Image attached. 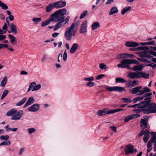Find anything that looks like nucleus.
Here are the masks:
<instances>
[{
  "label": "nucleus",
  "mask_w": 156,
  "mask_h": 156,
  "mask_svg": "<svg viewBox=\"0 0 156 156\" xmlns=\"http://www.w3.org/2000/svg\"><path fill=\"white\" fill-rule=\"evenodd\" d=\"M23 114L22 110L17 111V110L15 108L10 110V116H12L11 118L12 120H19L22 118Z\"/></svg>",
  "instance_id": "nucleus-6"
},
{
  "label": "nucleus",
  "mask_w": 156,
  "mask_h": 156,
  "mask_svg": "<svg viewBox=\"0 0 156 156\" xmlns=\"http://www.w3.org/2000/svg\"><path fill=\"white\" fill-rule=\"evenodd\" d=\"M51 21H52V20L51 19V18L50 17V19H49L45 21L42 22L41 23V26L43 27H45L49 24Z\"/></svg>",
  "instance_id": "nucleus-35"
},
{
  "label": "nucleus",
  "mask_w": 156,
  "mask_h": 156,
  "mask_svg": "<svg viewBox=\"0 0 156 156\" xmlns=\"http://www.w3.org/2000/svg\"><path fill=\"white\" fill-rule=\"evenodd\" d=\"M140 72H131L129 73L128 76L133 79H138L140 78Z\"/></svg>",
  "instance_id": "nucleus-16"
},
{
  "label": "nucleus",
  "mask_w": 156,
  "mask_h": 156,
  "mask_svg": "<svg viewBox=\"0 0 156 156\" xmlns=\"http://www.w3.org/2000/svg\"><path fill=\"white\" fill-rule=\"evenodd\" d=\"M41 18H34L32 20V21L34 24H37L39 23L41 21Z\"/></svg>",
  "instance_id": "nucleus-36"
},
{
  "label": "nucleus",
  "mask_w": 156,
  "mask_h": 156,
  "mask_svg": "<svg viewBox=\"0 0 156 156\" xmlns=\"http://www.w3.org/2000/svg\"><path fill=\"white\" fill-rule=\"evenodd\" d=\"M41 88V84H38L37 85H36L34 88L32 90V91H37L39 90Z\"/></svg>",
  "instance_id": "nucleus-45"
},
{
  "label": "nucleus",
  "mask_w": 156,
  "mask_h": 156,
  "mask_svg": "<svg viewBox=\"0 0 156 156\" xmlns=\"http://www.w3.org/2000/svg\"><path fill=\"white\" fill-rule=\"evenodd\" d=\"M40 105L38 104H34L30 107L28 109V110L30 112H36L38 111L40 108Z\"/></svg>",
  "instance_id": "nucleus-15"
},
{
  "label": "nucleus",
  "mask_w": 156,
  "mask_h": 156,
  "mask_svg": "<svg viewBox=\"0 0 156 156\" xmlns=\"http://www.w3.org/2000/svg\"><path fill=\"white\" fill-rule=\"evenodd\" d=\"M118 12V10L117 8L115 6H114L111 9L109 12V15H111L114 13H117Z\"/></svg>",
  "instance_id": "nucleus-30"
},
{
  "label": "nucleus",
  "mask_w": 156,
  "mask_h": 156,
  "mask_svg": "<svg viewBox=\"0 0 156 156\" xmlns=\"http://www.w3.org/2000/svg\"><path fill=\"white\" fill-rule=\"evenodd\" d=\"M9 91L8 90H4L2 95L1 99H3L7 95Z\"/></svg>",
  "instance_id": "nucleus-46"
},
{
  "label": "nucleus",
  "mask_w": 156,
  "mask_h": 156,
  "mask_svg": "<svg viewBox=\"0 0 156 156\" xmlns=\"http://www.w3.org/2000/svg\"><path fill=\"white\" fill-rule=\"evenodd\" d=\"M0 7L4 10H6L8 9V6L0 0Z\"/></svg>",
  "instance_id": "nucleus-38"
},
{
  "label": "nucleus",
  "mask_w": 156,
  "mask_h": 156,
  "mask_svg": "<svg viewBox=\"0 0 156 156\" xmlns=\"http://www.w3.org/2000/svg\"><path fill=\"white\" fill-rule=\"evenodd\" d=\"M106 89L108 91H115L120 92H122L125 90L123 87H121L115 86V87H109L107 86L106 87Z\"/></svg>",
  "instance_id": "nucleus-12"
},
{
  "label": "nucleus",
  "mask_w": 156,
  "mask_h": 156,
  "mask_svg": "<svg viewBox=\"0 0 156 156\" xmlns=\"http://www.w3.org/2000/svg\"><path fill=\"white\" fill-rule=\"evenodd\" d=\"M122 101L125 103H129L131 102L132 101L129 98H122Z\"/></svg>",
  "instance_id": "nucleus-47"
},
{
  "label": "nucleus",
  "mask_w": 156,
  "mask_h": 156,
  "mask_svg": "<svg viewBox=\"0 0 156 156\" xmlns=\"http://www.w3.org/2000/svg\"><path fill=\"white\" fill-rule=\"evenodd\" d=\"M125 154L128 155L129 154H133L137 152V150L134 148V146L131 144H128L125 147L124 150Z\"/></svg>",
  "instance_id": "nucleus-8"
},
{
  "label": "nucleus",
  "mask_w": 156,
  "mask_h": 156,
  "mask_svg": "<svg viewBox=\"0 0 156 156\" xmlns=\"http://www.w3.org/2000/svg\"><path fill=\"white\" fill-rule=\"evenodd\" d=\"M110 128L112 130L114 131L115 132H116V127L115 126H110Z\"/></svg>",
  "instance_id": "nucleus-63"
},
{
  "label": "nucleus",
  "mask_w": 156,
  "mask_h": 156,
  "mask_svg": "<svg viewBox=\"0 0 156 156\" xmlns=\"http://www.w3.org/2000/svg\"><path fill=\"white\" fill-rule=\"evenodd\" d=\"M87 20H84L80 26L79 31L80 34H84L87 32Z\"/></svg>",
  "instance_id": "nucleus-13"
},
{
  "label": "nucleus",
  "mask_w": 156,
  "mask_h": 156,
  "mask_svg": "<svg viewBox=\"0 0 156 156\" xmlns=\"http://www.w3.org/2000/svg\"><path fill=\"white\" fill-rule=\"evenodd\" d=\"M78 22H77L76 23H72L69 27L66 28L64 33V36L67 41H70L74 38L77 30L76 27L77 26Z\"/></svg>",
  "instance_id": "nucleus-1"
},
{
  "label": "nucleus",
  "mask_w": 156,
  "mask_h": 156,
  "mask_svg": "<svg viewBox=\"0 0 156 156\" xmlns=\"http://www.w3.org/2000/svg\"><path fill=\"white\" fill-rule=\"evenodd\" d=\"M155 43L154 41H151L147 42L141 43L140 44L143 46H144L145 45H154L155 44Z\"/></svg>",
  "instance_id": "nucleus-40"
},
{
  "label": "nucleus",
  "mask_w": 156,
  "mask_h": 156,
  "mask_svg": "<svg viewBox=\"0 0 156 156\" xmlns=\"http://www.w3.org/2000/svg\"><path fill=\"white\" fill-rule=\"evenodd\" d=\"M139 62L136 60L133 59L124 58L121 62V63L118 65L119 68H126L129 69L131 68L129 65L132 64H135L136 65L138 64Z\"/></svg>",
  "instance_id": "nucleus-5"
},
{
  "label": "nucleus",
  "mask_w": 156,
  "mask_h": 156,
  "mask_svg": "<svg viewBox=\"0 0 156 156\" xmlns=\"http://www.w3.org/2000/svg\"><path fill=\"white\" fill-rule=\"evenodd\" d=\"M28 133L30 134H31V133H34L35 132L36 129L34 128H31L28 129Z\"/></svg>",
  "instance_id": "nucleus-50"
},
{
  "label": "nucleus",
  "mask_w": 156,
  "mask_h": 156,
  "mask_svg": "<svg viewBox=\"0 0 156 156\" xmlns=\"http://www.w3.org/2000/svg\"><path fill=\"white\" fill-rule=\"evenodd\" d=\"M67 10L65 8L58 10L51 15V18L52 21L56 23L60 20H63L64 19V15L66 14Z\"/></svg>",
  "instance_id": "nucleus-2"
},
{
  "label": "nucleus",
  "mask_w": 156,
  "mask_h": 156,
  "mask_svg": "<svg viewBox=\"0 0 156 156\" xmlns=\"http://www.w3.org/2000/svg\"><path fill=\"white\" fill-rule=\"evenodd\" d=\"M24 150H25V148H24V147H23V148H21L20 150V152H19V154L20 155H21L22 153H23V152L24 151Z\"/></svg>",
  "instance_id": "nucleus-62"
},
{
  "label": "nucleus",
  "mask_w": 156,
  "mask_h": 156,
  "mask_svg": "<svg viewBox=\"0 0 156 156\" xmlns=\"http://www.w3.org/2000/svg\"><path fill=\"white\" fill-rule=\"evenodd\" d=\"M126 82V80L124 78H116V83H123Z\"/></svg>",
  "instance_id": "nucleus-41"
},
{
  "label": "nucleus",
  "mask_w": 156,
  "mask_h": 156,
  "mask_svg": "<svg viewBox=\"0 0 156 156\" xmlns=\"http://www.w3.org/2000/svg\"><path fill=\"white\" fill-rule=\"evenodd\" d=\"M67 58V54L66 52V50H65L64 52L63 56V59L64 61H66Z\"/></svg>",
  "instance_id": "nucleus-49"
},
{
  "label": "nucleus",
  "mask_w": 156,
  "mask_h": 156,
  "mask_svg": "<svg viewBox=\"0 0 156 156\" xmlns=\"http://www.w3.org/2000/svg\"><path fill=\"white\" fill-rule=\"evenodd\" d=\"M135 57V55H133L127 53H122L118 55L117 58L118 59H120L126 58H134Z\"/></svg>",
  "instance_id": "nucleus-17"
},
{
  "label": "nucleus",
  "mask_w": 156,
  "mask_h": 156,
  "mask_svg": "<svg viewBox=\"0 0 156 156\" xmlns=\"http://www.w3.org/2000/svg\"><path fill=\"white\" fill-rule=\"evenodd\" d=\"M83 80L84 81L90 82L94 80V77L93 76H91L90 77H86L83 79Z\"/></svg>",
  "instance_id": "nucleus-44"
},
{
  "label": "nucleus",
  "mask_w": 156,
  "mask_h": 156,
  "mask_svg": "<svg viewBox=\"0 0 156 156\" xmlns=\"http://www.w3.org/2000/svg\"><path fill=\"white\" fill-rule=\"evenodd\" d=\"M86 85L87 86L89 87H92L95 85V83L94 82L91 81L90 82H88L87 83Z\"/></svg>",
  "instance_id": "nucleus-51"
},
{
  "label": "nucleus",
  "mask_w": 156,
  "mask_h": 156,
  "mask_svg": "<svg viewBox=\"0 0 156 156\" xmlns=\"http://www.w3.org/2000/svg\"><path fill=\"white\" fill-rule=\"evenodd\" d=\"M110 112L109 111H106V109H104V110H100L98 111L97 114L98 116H102L105 115L107 114H110L109 112Z\"/></svg>",
  "instance_id": "nucleus-24"
},
{
  "label": "nucleus",
  "mask_w": 156,
  "mask_h": 156,
  "mask_svg": "<svg viewBox=\"0 0 156 156\" xmlns=\"http://www.w3.org/2000/svg\"><path fill=\"white\" fill-rule=\"evenodd\" d=\"M149 134L152 136H156V132H151V133L147 129H143L139 133V135L140 136H149Z\"/></svg>",
  "instance_id": "nucleus-10"
},
{
  "label": "nucleus",
  "mask_w": 156,
  "mask_h": 156,
  "mask_svg": "<svg viewBox=\"0 0 156 156\" xmlns=\"http://www.w3.org/2000/svg\"><path fill=\"white\" fill-rule=\"evenodd\" d=\"M119 110L120 108H119L117 109H114L113 110L110 111V112H109V113H110V114H113L115 112H118L120 111Z\"/></svg>",
  "instance_id": "nucleus-52"
},
{
  "label": "nucleus",
  "mask_w": 156,
  "mask_h": 156,
  "mask_svg": "<svg viewBox=\"0 0 156 156\" xmlns=\"http://www.w3.org/2000/svg\"><path fill=\"white\" fill-rule=\"evenodd\" d=\"M141 104H140L139 103L138 104H134L133 105H129L128 106V108H137L138 109L133 110V111H135L136 113H140V112H138V111H140L139 110H140L141 107V106H142Z\"/></svg>",
  "instance_id": "nucleus-20"
},
{
  "label": "nucleus",
  "mask_w": 156,
  "mask_h": 156,
  "mask_svg": "<svg viewBox=\"0 0 156 156\" xmlns=\"http://www.w3.org/2000/svg\"><path fill=\"white\" fill-rule=\"evenodd\" d=\"M155 138L156 137H151V139L149 141L147 145L148 148H151V147L152 144L155 140Z\"/></svg>",
  "instance_id": "nucleus-31"
},
{
  "label": "nucleus",
  "mask_w": 156,
  "mask_h": 156,
  "mask_svg": "<svg viewBox=\"0 0 156 156\" xmlns=\"http://www.w3.org/2000/svg\"><path fill=\"white\" fill-rule=\"evenodd\" d=\"M79 45L78 44L75 43L73 44L70 50V52L71 54L73 53L78 49Z\"/></svg>",
  "instance_id": "nucleus-23"
},
{
  "label": "nucleus",
  "mask_w": 156,
  "mask_h": 156,
  "mask_svg": "<svg viewBox=\"0 0 156 156\" xmlns=\"http://www.w3.org/2000/svg\"><path fill=\"white\" fill-rule=\"evenodd\" d=\"M132 101L133 103H136L138 101H140L138 97L134 98Z\"/></svg>",
  "instance_id": "nucleus-56"
},
{
  "label": "nucleus",
  "mask_w": 156,
  "mask_h": 156,
  "mask_svg": "<svg viewBox=\"0 0 156 156\" xmlns=\"http://www.w3.org/2000/svg\"><path fill=\"white\" fill-rule=\"evenodd\" d=\"M152 95L151 93H147L144 94L142 96L138 97L140 101L142 100L144 98V101H142L139 103L142 105H144L146 104H147L149 102H151V95Z\"/></svg>",
  "instance_id": "nucleus-7"
},
{
  "label": "nucleus",
  "mask_w": 156,
  "mask_h": 156,
  "mask_svg": "<svg viewBox=\"0 0 156 156\" xmlns=\"http://www.w3.org/2000/svg\"><path fill=\"white\" fill-rule=\"evenodd\" d=\"M70 17L68 16L63 20H60L55 25L54 30L56 31L59 28L63 26L69 20Z\"/></svg>",
  "instance_id": "nucleus-9"
},
{
  "label": "nucleus",
  "mask_w": 156,
  "mask_h": 156,
  "mask_svg": "<svg viewBox=\"0 0 156 156\" xmlns=\"http://www.w3.org/2000/svg\"><path fill=\"white\" fill-rule=\"evenodd\" d=\"M138 81L134 80L133 81L128 82L126 84L127 87L129 88H132L135 86L137 85Z\"/></svg>",
  "instance_id": "nucleus-22"
},
{
  "label": "nucleus",
  "mask_w": 156,
  "mask_h": 156,
  "mask_svg": "<svg viewBox=\"0 0 156 156\" xmlns=\"http://www.w3.org/2000/svg\"><path fill=\"white\" fill-rule=\"evenodd\" d=\"M17 40L16 38L10 34V43L13 45H15L17 44Z\"/></svg>",
  "instance_id": "nucleus-32"
},
{
  "label": "nucleus",
  "mask_w": 156,
  "mask_h": 156,
  "mask_svg": "<svg viewBox=\"0 0 156 156\" xmlns=\"http://www.w3.org/2000/svg\"><path fill=\"white\" fill-rule=\"evenodd\" d=\"M148 48L146 46L144 47H143L142 46H140L135 48H130V49L131 51H137L139 50H144L145 49L148 50Z\"/></svg>",
  "instance_id": "nucleus-28"
},
{
  "label": "nucleus",
  "mask_w": 156,
  "mask_h": 156,
  "mask_svg": "<svg viewBox=\"0 0 156 156\" xmlns=\"http://www.w3.org/2000/svg\"><path fill=\"white\" fill-rule=\"evenodd\" d=\"M34 102L35 99L33 97H30L28 98L27 101L26 103L23 106V108H25L27 107L28 106L34 103Z\"/></svg>",
  "instance_id": "nucleus-21"
},
{
  "label": "nucleus",
  "mask_w": 156,
  "mask_h": 156,
  "mask_svg": "<svg viewBox=\"0 0 156 156\" xmlns=\"http://www.w3.org/2000/svg\"><path fill=\"white\" fill-rule=\"evenodd\" d=\"M131 9V7L130 6H128L125 7L121 11V14L123 15L128 11H130Z\"/></svg>",
  "instance_id": "nucleus-33"
},
{
  "label": "nucleus",
  "mask_w": 156,
  "mask_h": 156,
  "mask_svg": "<svg viewBox=\"0 0 156 156\" xmlns=\"http://www.w3.org/2000/svg\"><path fill=\"white\" fill-rule=\"evenodd\" d=\"M141 108L137 112H142L143 113L148 114L150 113H155L156 112V104L154 103L149 102L147 104L141 106Z\"/></svg>",
  "instance_id": "nucleus-3"
},
{
  "label": "nucleus",
  "mask_w": 156,
  "mask_h": 156,
  "mask_svg": "<svg viewBox=\"0 0 156 156\" xmlns=\"http://www.w3.org/2000/svg\"><path fill=\"white\" fill-rule=\"evenodd\" d=\"M99 67L100 69H106V67L105 64L104 63H101L100 64Z\"/></svg>",
  "instance_id": "nucleus-53"
},
{
  "label": "nucleus",
  "mask_w": 156,
  "mask_h": 156,
  "mask_svg": "<svg viewBox=\"0 0 156 156\" xmlns=\"http://www.w3.org/2000/svg\"><path fill=\"white\" fill-rule=\"evenodd\" d=\"M54 5L55 8L56 9H59L62 8L65 6L66 5V2L65 1H63L62 0H60L59 1L53 3Z\"/></svg>",
  "instance_id": "nucleus-14"
},
{
  "label": "nucleus",
  "mask_w": 156,
  "mask_h": 156,
  "mask_svg": "<svg viewBox=\"0 0 156 156\" xmlns=\"http://www.w3.org/2000/svg\"><path fill=\"white\" fill-rule=\"evenodd\" d=\"M7 14L9 15L8 17L6 18V21L7 23H5L4 26L2 27L3 31H5L6 32L7 30L8 26L9 25L10 20V11H7Z\"/></svg>",
  "instance_id": "nucleus-19"
},
{
  "label": "nucleus",
  "mask_w": 156,
  "mask_h": 156,
  "mask_svg": "<svg viewBox=\"0 0 156 156\" xmlns=\"http://www.w3.org/2000/svg\"><path fill=\"white\" fill-rule=\"evenodd\" d=\"M6 38V36L4 35H0V41L4 40Z\"/></svg>",
  "instance_id": "nucleus-57"
},
{
  "label": "nucleus",
  "mask_w": 156,
  "mask_h": 156,
  "mask_svg": "<svg viewBox=\"0 0 156 156\" xmlns=\"http://www.w3.org/2000/svg\"><path fill=\"white\" fill-rule=\"evenodd\" d=\"M55 7L53 3H51L46 7V11L47 12H50Z\"/></svg>",
  "instance_id": "nucleus-29"
},
{
  "label": "nucleus",
  "mask_w": 156,
  "mask_h": 156,
  "mask_svg": "<svg viewBox=\"0 0 156 156\" xmlns=\"http://www.w3.org/2000/svg\"><path fill=\"white\" fill-rule=\"evenodd\" d=\"M149 137H144L143 140L145 143H146L147 142L149 139Z\"/></svg>",
  "instance_id": "nucleus-61"
},
{
  "label": "nucleus",
  "mask_w": 156,
  "mask_h": 156,
  "mask_svg": "<svg viewBox=\"0 0 156 156\" xmlns=\"http://www.w3.org/2000/svg\"><path fill=\"white\" fill-rule=\"evenodd\" d=\"M87 11L86 10L84 11L81 14L80 16V19H82L87 14Z\"/></svg>",
  "instance_id": "nucleus-48"
},
{
  "label": "nucleus",
  "mask_w": 156,
  "mask_h": 156,
  "mask_svg": "<svg viewBox=\"0 0 156 156\" xmlns=\"http://www.w3.org/2000/svg\"><path fill=\"white\" fill-rule=\"evenodd\" d=\"M65 46L67 49L69 50L70 49L69 44L68 43H66L65 44Z\"/></svg>",
  "instance_id": "nucleus-64"
},
{
  "label": "nucleus",
  "mask_w": 156,
  "mask_h": 156,
  "mask_svg": "<svg viewBox=\"0 0 156 156\" xmlns=\"http://www.w3.org/2000/svg\"><path fill=\"white\" fill-rule=\"evenodd\" d=\"M136 65L133 67H131V68H129V69L136 72H141L144 66L143 65Z\"/></svg>",
  "instance_id": "nucleus-18"
},
{
  "label": "nucleus",
  "mask_w": 156,
  "mask_h": 156,
  "mask_svg": "<svg viewBox=\"0 0 156 156\" xmlns=\"http://www.w3.org/2000/svg\"><path fill=\"white\" fill-rule=\"evenodd\" d=\"M59 33H58L56 32H55L54 33H53L52 34V36L53 37H56L58 36V35L59 34Z\"/></svg>",
  "instance_id": "nucleus-60"
},
{
  "label": "nucleus",
  "mask_w": 156,
  "mask_h": 156,
  "mask_svg": "<svg viewBox=\"0 0 156 156\" xmlns=\"http://www.w3.org/2000/svg\"><path fill=\"white\" fill-rule=\"evenodd\" d=\"M10 33H12L14 34L17 33L16 26L13 23H10Z\"/></svg>",
  "instance_id": "nucleus-25"
},
{
  "label": "nucleus",
  "mask_w": 156,
  "mask_h": 156,
  "mask_svg": "<svg viewBox=\"0 0 156 156\" xmlns=\"http://www.w3.org/2000/svg\"><path fill=\"white\" fill-rule=\"evenodd\" d=\"M7 80V77H5L4 78V79H3V80L2 81L1 83L0 86L3 87H4L6 85Z\"/></svg>",
  "instance_id": "nucleus-43"
},
{
  "label": "nucleus",
  "mask_w": 156,
  "mask_h": 156,
  "mask_svg": "<svg viewBox=\"0 0 156 156\" xmlns=\"http://www.w3.org/2000/svg\"><path fill=\"white\" fill-rule=\"evenodd\" d=\"M142 88L141 86L136 87L129 89V90L133 94H137V95L139 96L142 95L145 93L150 91V90L147 87L143 88L141 90Z\"/></svg>",
  "instance_id": "nucleus-4"
},
{
  "label": "nucleus",
  "mask_w": 156,
  "mask_h": 156,
  "mask_svg": "<svg viewBox=\"0 0 156 156\" xmlns=\"http://www.w3.org/2000/svg\"><path fill=\"white\" fill-rule=\"evenodd\" d=\"M143 118L141 119L140 126L143 129L148 128L147 122L149 120V117L148 116H143Z\"/></svg>",
  "instance_id": "nucleus-11"
},
{
  "label": "nucleus",
  "mask_w": 156,
  "mask_h": 156,
  "mask_svg": "<svg viewBox=\"0 0 156 156\" xmlns=\"http://www.w3.org/2000/svg\"><path fill=\"white\" fill-rule=\"evenodd\" d=\"M147 66H151V67H152V68H153V69L156 68V64L152 63L151 64H147Z\"/></svg>",
  "instance_id": "nucleus-55"
},
{
  "label": "nucleus",
  "mask_w": 156,
  "mask_h": 156,
  "mask_svg": "<svg viewBox=\"0 0 156 156\" xmlns=\"http://www.w3.org/2000/svg\"><path fill=\"white\" fill-rule=\"evenodd\" d=\"M100 26V24L99 22L96 21L92 24L91 27L93 30H94L99 28Z\"/></svg>",
  "instance_id": "nucleus-27"
},
{
  "label": "nucleus",
  "mask_w": 156,
  "mask_h": 156,
  "mask_svg": "<svg viewBox=\"0 0 156 156\" xmlns=\"http://www.w3.org/2000/svg\"><path fill=\"white\" fill-rule=\"evenodd\" d=\"M28 73L27 72L24 70L22 71L20 73V74L22 75H27L28 74Z\"/></svg>",
  "instance_id": "nucleus-58"
},
{
  "label": "nucleus",
  "mask_w": 156,
  "mask_h": 156,
  "mask_svg": "<svg viewBox=\"0 0 156 156\" xmlns=\"http://www.w3.org/2000/svg\"><path fill=\"white\" fill-rule=\"evenodd\" d=\"M140 44L136 42H127L126 44V45L127 47H135L137 46Z\"/></svg>",
  "instance_id": "nucleus-26"
},
{
  "label": "nucleus",
  "mask_w": 156,
  "mask_h": 156,
  "mask_svg": "<svg viewBox=\"0 0 156 156\" xmlns=\"http://www.w3.org/2000/svg\"><path fill=\"white\" fill-rule=\"evenodd\" d=\"M134 118V115H129L127 116L124 119V121L125 122H127L130 120L133 119Z\"/></svg>",
  "instance_id": "nucleus-37"
},
{
  "label": "nucleus",
  "mask_w": 156,
  "mask_h": 156,
  "mask_svg": "<svg viewBox=\"0 0 156 156\" xmlns=\"http://www.w3.org/2000/svg\"><path fill=\"white\" fill-rule=\"evenodd\" d=\"M105 76V75L103 74H101L97 76L96 77V78L97 80H99L101 79L102 78L104 77Z\"/></svg>",
  "instance_id": "nucleus-54"
},
{
  "label": "nucleus",
  "mask_w": 156,
  "mask_h": 156,
  "mask_svg": "<svg viewBox=\"0 0 156 156\" xmlns=\"http://www.w3.org/2000/svg\"><path fill=\"white\" fill-rule=\"evenodd\" d=\"M140 78H144L146 79H147L149 77V75L147 73H145L144 72H140Z\"/></svg>",
  "instance_id": "nucleus-42"
},
{
  "label": "nucleus",
  "mask_w": 156,
  "mask_h": 156,
  "mask_svg": "<svg viewBox=\"0 0 156 156\" xmlns=\"http://www.w3.org/2000/svg\"><path fill=\"white\" fill-rule=\"evenodd\" d=\"M27 100V98L24 97L20 101L17 103L16 105L17 106H20L24 104Z\"/></svg>",
  "instance_id": "nucleus-34"
},
{
  "label": "nucleus",
  "mask_w": 156,
  "mask_h": 156,
  "mask_svg": "<svg viewBox=\"0 0 156 156\" xmlns=\"http://www.w3.org/2000/svg\"><path fill=\"white\" fill-rule=\"evenodd\" d=\"M47 55L45 54H44L43 55V57L41 61L42 62H44L46 60Z\"/></svg>",
  "instance_id": "nucleus-59"
},
{
  "label": "nucleus",
  "mask_w": 156,
  "mask_h": 156,
  "mask_svg": "<svg viewBox=\"0 0 156 156\" xmlns=\"http://www.w3.org/2000/svg\"><path fill=\"white\" fill-rule=\"evenodd\" d=\"M36 85V83L35 82H32L31 83L29 87V88L27 92H29L31 90L33 89L34 88L35 86Z\"/></svg>",
  "instance_id": "nucleus-39"
}]
</instances>
